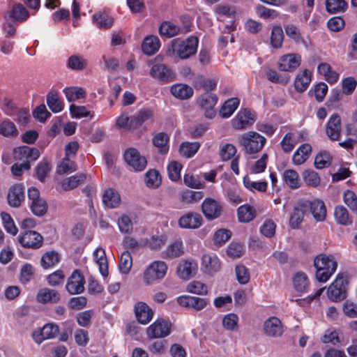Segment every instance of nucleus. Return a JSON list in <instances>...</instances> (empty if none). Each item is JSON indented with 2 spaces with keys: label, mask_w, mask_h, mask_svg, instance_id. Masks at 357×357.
Here are the masks:
<instances>
[{
  "label": "nucleus",
  "mask_w": 357,
  "mask_h": 357,
  "mask_svg": "<svg viewBox=\"0 0 357 357\" xmlns=\"http://www.w3.org/2000/svg\"><path fill=\"white\" fill-rule=\"evenodd\" d=\"M184 252L183 245L181 241H175L169 245L166 250V255L170 258L180 257Z\"/></svg>",
  "instance_id": "63"
},
{
  "label": "nucleus",
  "mask_w": 357,
  "mask_h": 357,
  "mask_svg": "<svg viewBox=\"0 0 357 357\" xmlns=\"http://www.w3.org/2000/svg\"><path fill=\"white\" fill-rule=\"evenodd\" d=\"M87 60L84 56L79 54L70 56L66 61V66L76 71L84 70L87 66Z\"/></svg>",
  "instance_id": "37"
},
{
  "label": "nucleus",
  "mask_w": 357,
  "mask_h": 357,
  "mask_svg": "<svg viewBox=\"0 0 357 357\" xmlns=\"http://www.w3.org/2000/svg\"><path fill=\"white\" fill-rule=\"evenodd\" d=\"M341 133V119L339 115L333 114L328 121L326 134L333 141L338 140Z\"/></svg>",
  "instance_id": "20"
},
{
  "label": "nucleus",
  "mask_w": 357,
  "mask_h": 357,
  "mask_svg": "<svg viewBox=\"0 0 357 357\" xmlns=\"http://www.w3.org/2000/svg\"><path fill=\"white\" fill-rule=\"evenodd\" d=\"M126 163L136 172L143 171L147 165L146 158L134 148L128 149L124 153Z\"/></svg>",
  "instance_id": "9"
},
{
  "label": "nucleus",
  "mask_w": 357,
  "mask_h": 357,
  "mask_svg": "<svg viewBox=\"0 0 357 357\" xmlns=\"http://www.w3.org/2000/svg\"><path fill=\"white\" fill-rule=\"evenodd\" d=\"M182 165L176 162L172 161L167 166V171L169 178L173 181H176L181 178V171Z\"/></svg>",
  "instance_id": "64"
},
{
  "label": "nucleus",
  "mask_w": 357,
  "mask_h": 357,
  "mask_svg": "<svg viewBox=\"0 0 357 357\" xmlns=\"http://www.w3.org/2000/svg\"><path fill=\"white\" fill-rule=\"evenodd\" d=\"M37 301L43 304L56 303L61 299V296L55 289L43 288L36 295Z\"/></svg>",
  "instance_id": "25"
},
{
  "label": "nucleus",
  "mask_w": 357,
  "mask_h": 357,
  "mask_svg": "<svg viewBox=\"0 0 357 357\" xmlns=\"http://www.w3.org/2000/svg\"><path fill=\"white\" fill-rule=\"evenodd\" d=\"M311 82V73L308 70H305L299 73L294 81V86L296 91L299 92L305 91Z\"/></svg>",
  "instance_id": "33"
},
{
  "label": "nucleus",
  "mask_w": 357,
  "mask_h": 357,
  "mask_svg": "<svg viewBox=\"0 0 357 357\" xmlns=\"http://www.w3.org/2000/svg\"><path fill=\"white\" fill-rule=\"evenodd\" d=\"M86 179V176L85 174H77L64 179L61 182V187L64 190H70L83 183Z\"/></svg>",
  "instance_id": "39"
},
{
  "label": "nucleus",
  "mask_w": 357,
  "mask_h": 357,
  "mask_svg": "<svg viewBox=\"0 0 357 357\" xmlns=\"http://www.w3.org/2000/svg\"><path fill=\"white\" fill-rule=\"evenodd\" d=\"M135 313L137 321L142 324L149 323L153 316L152 310L143 302L136 303Z\"/></svg>",
  "instance_id": "23"
},
{
  "label": "nucleus",
  "mask_w": 357,
  "mask_h": 357,
  "mask_svg": "<svg viewBox=\"0 0 357 357\" xmlns=\"http://www.w3.org/2000/svg\"><path fill=\"white\" fill-rule=\"evenodd\" d=\"M59 261V255L57 252L51 251L46 252L41 259V265L43 268H50Z\"/></svg>",
  "instance_id": "62"
},
{
  "label": "nucleus",
  "mask_w": 357,
  "mask_h": 357,
  "mask_svg": "<svg viewBox=\"0 0 357 357\" xmlns=\"http://www.w3.org/2000/svg\"><path fill=\"white\" fill-rule=\"evenodd\" d=\"M200 144L199 142H183L180 145V154L187 158L192 157L199 150Z\"/></svg>",
  "instance_id": "44"
},
{
  "label": "nucleus",
  "mask_w": 357,
  "mask_h": 357,
  "mask_svg": "<svg viewBox=\"0 0 357 357\" xmlns=\"http://www.w3.org/2000/svg\"><path fill=\"white\" fill-rule=\"evenodd\" d=\"M63 93L68 102H74L86 96V92L82 88L76 86L66 87L63 89Z\"/></svg>",
  "instance_id": "47"
},
{
  "label": "nucleus",
  "mask_w": 357,
  "mask_h": 357,
  "mask_svg": "<svg viewBox=\"0 0 357 357\" xmlns=\"http://www.w3.org/2000/svg\"><path fill=\"white\" fill-rule=\"evenodd\" d=\"M238 220L241 222H249L257 215L256 210L249 205L241 206L238 210Z\"/></svg>",
  "instance_id": "40"
},
{
  "label": "nucleus",
  "mask_w": 357,
  "mask_h": 357,
  "mask_svg": "<svg viewBox=\"0 0 357 357\" xmlns=\"http://www.w3.org/2000/svg\"><path fill=\"white\" fill-rule=\"evenodd\" d=\"M243 184L247 189L252 192L257 190L259 192H264L267 190L268 186L266 181H252L248 176H245L243 178Z\"/></svg>",
  "instance_id": "57"
},
{
  "label": "nucleus",
  "mask_w": 357,
  "mask_h": 357,
  "mask_svg": "<svg viewBox=\"0 0 357 357\" xmlns=\"http://www.w3.org/2000/svg\"><path fill=\"white\" fill-rule=\"evenodd\" d=\"M169 137L164 132H160L155 135L153 139V144L160 153H167L169 151Z\"/></svg>",
  "instance_id": "42"
},
{
  "label": "nucleus",
  "mask_w": 357,
  "mask_h": 357,
  "mask_svg": "<svg viewBox=\"0 0 357 357\" xmlns=\"http://www.w3.org/2000/svg\"><path fill=\"white\" fill-rule=\"evenodd\" d=\"M240 100L237 98H231L226 100L220 110V116L222 118L230 117L238 107Z\"/></svg>",
  "instance_id": "35"
},
{
  "label": "nucleus",
  "mask_w": 357,
  "mask_h": 357,
  "mask_svg": "<svg viewBox=\"0 0 357 357\" xmlns=\"http://www.w3.org/2000/svg\"><path fill=\"white\" fill-rule=\"evenodd\" d=\"M197 264L195 260H185L179 263L177 274L183 280H188L196 274Z\"/></svg>",
  "instance_id": "19"
},
{
  "label": "nucleus",
  "mask_w": 357,
  "mask_h": 357,
  "mask_svg": "<svg viewBox=\"0 0 357 357\" xmlns=\"http://www.w3.org/2000/svg\"><path fill=\"white\" fill-rule=\"evenodd\" d=\"M132 266V259L130 253L125 251L121 254L119 268L121 273L128 274Z\"/></svg>",
  "instance_id": "58"
},
{
  "label": "nucleus",
  "mask_w": 357,
  "mask_h": 357,
  "mask_svg": "<svg viewBox=\"0 0 357 357\" xmlns=\"http://www.w3.org/2000/svg\"><path fill=\"white\" fill-rule=\"evenodd\" d=\"M255 115L249 109H241L231 120L232 127L236 130H243L255 122Z\"/></svg>",
  "instance_id": "8"
},
{
  "label": "nucleus",
  "mask_w": 357,
  "mask_h": 357,
  "mask_svg": "<svg viewBox=\"0 0 357 357\" xmlns=\"http://www.w3.org/2000/svg\"><path fill=\"white\" fill-rule=\"evenodd\" d=\"M32 213L37 216H43L47 211V204L43 199H39L30 203Z\"/></svg>",
  "instance_id": "59"
},
{
  "label": "nucleus",
  "mask_w": 357,
  "mask_h": 357,
  "mask_svg": "<svg viewBox=\"0 0 357 357\" xmlns=\"http://www.w3.org/2000/svg\"><path fill=\"white\" fill-rule=\"evenodd\" d=\"M94 260L99 266V271L103 277L108 275L107 260L105 250L102 248H97L93 253Z\"/></svg>",
  "instance_id": "36"
},
{
  "label": "nucleus",
  "mask_w": 357,
  "mask_h": 357,
  "mask_svg": "<svg viewBox=\"0 0 357 357\" xmlns=\"http://www.w3.org/2000/svg\"><path fill=\"white\" fill-rule=\"evenodd\" d=\"M144 182L148 188H158L161 183V176L158 171L155 169H149L145 174Z\"/></svg>",
  "instance_id": "45"
},
{
  "label": "nucleus",
  "mask_w": 357,
  "mask_h": 357,
  "mask_svg": "<svg viewBox=\"0 0 357 357\" xmlns=\"http://www.w3.org/2000/svg\"><path fill=\"white\" fill-rule=\"evenodd\" d=\"M276 225L271 219L266 220L259 228L260 233L266 238H272L275 234Z\"/></svg>",
  "instance_id": "60"
},
{
  "label": "nucleus",
  "mask_w": 357,
  "mask_h": 357,
  "mask_svg": "<svg viewBox=\"0 0 357 357\" xmlns=\"http://www.w3.org/2000/svg\"><path fill=\"white\" fill-rule=\"evenodd\" d=\"M314 266L316 268L317 280L321 282H326L336 271L337 262L333 255L322 254L314 258Z\"/></svg>",
  "instance_id": "2"
},
{
  "label": "nucleus",
  "mask_w": 357,
  "mask_h": 357,
  "mask_svg": "<svg viewBox=\"0 0 357 357\" xmlns=\"http://www.w3.org/2000/svg\"><path fill=\"white\" fill-rule=\"evenodd\" d=\"M217 101V96L208 92L204 93L199 98L198 104L204 110V115L206 118L212 119L215 116L216 112L214 107Z\"/></svg>",
  "instance_id": "11"
},
{
  "label": "nucleus",
  "mask_w": 357,
  "mask_h": 357,
  "mask_svg": "<svg viewBox=\"0 0 357 357\" xmlns=\"http://www.w3.org/2000/svg\"><path fill=\"white\" fill-rule=\"evenodd\" d=\"M152 117L153 112L151 109L147 108L142 109L135 115L132 116L131 127L137 129L144 122L151 119Z\"/></svg>",
  "instance_id": "38"
},
{
  "label": "nucleus",
  "mask_w": 357,
  "mask_h": 357,
  "mask_svg": "<svg viewBox=\"0 0 357 357\" xmlns=\"http://www.w3.org/2000/svg\"><path fill=\"white\" fill-rule=\"evenodd\" d=\"M301 56L296 54L282 56L279 60V68L282 71H291L301 65Z\"/></svg>",
  "instance_id": "21"
},
{
  "label": "nucleus",
  "mask_w": 357,
  "mask_h": 357,
  "mask_svg": "<svg viewBox=\"0 0 357 357\" xmlns=\"http://www.w3.org/2000/svg\"><path fill=\"white\" fill-rule=\"evenodd\" d=\"M58 333L59 326L56 324H47L41 329L34 331L32 337L37 344H40L45 340L55 337Z\"/></svg>",
  "instance_id": "12"
},
{
  "label": "nucleus",
  "mask_w": 357,
  "mask_h": 357,
  "mask_svg": "<svg viewBox=\"0 0 357 357\" xmlns=\"http://www.w3.org/2000/svg\"><path fill=\"white\" fill-rule=\"evenodd\" d=\"M346 284L347 281L343 275L338 274L328 288V298L333 302L344 299L347 296Z\"/></svg>",
  "instance_id": "6"
},
{
  "label": "nucleus",
  "mask_w": 357,
  "mask_h": 357,
  "mask_svg": "<svg viewBox=\"0 0 357 357\" xmlns=\"http://www.w3.org/2000/svg\"><path fill=\"white\" fill-rule=\"evenodd\" d=\"M160 43L159 39L154 36L146 37L142 43V50L147 55L154 54L159 50Z\"/></svg>",
  "instance_id": "32"
},
{
  "label": "nucleus",
  "mask_w": 357,
  "mask_h": 357,
  "mask_svg": "<svg viewBox=\"0 0 357 357\" xmlns=\"http://www.w3.org/2000/svg\"><path fill=\"white\" fill-rule=\"evenodd\" d=\"M19 241L24 248L37 249L43 244V236L35 231L27 230L19 236Z\"/></svg>",
  "instance_id": "13"
},
{
  "label": "nucleus",
  "mask_w": 357,
  "mask_h": 357,
  "mask_svg": "<svg viewBox=\"0 0 357 357\" xmlns=\"http://www.w3.org/2000/svg\"><path fill=\"white\" fill-rule=\"evenodd\" d=\"M0 135L6 137H15L18 135V130L14 123L4 120L0 123Z\"/></svg>",
  "instance_id": "46"
},
{
  "label": "nucleus",
  "mask_w": 357,
  "mask_h": 357,
  "mask_svg": "<svg viewBox=\"0 0 357 357\" xmlns=\"http://www.w3.org/2000/svg\"><path fill=\"white\" fill-rule=\"evenodd\" d=\"M307 211L310 210L314 218L317 221H324L326 216V208L323 201L314 199L308 201Z\"/></svg>",
  "instance_id": "26"
},
{
  "label": "nucleus",
  "mask_w": 357,
  "mask_h": 357,
  "mask_svg": "<svg viewBox=\"0 0 357 357\" xmlns=\"http://www.w3.org/2000/svg\"><path fill=\"white\" fill-rule=\"evenodd\" d=\"M167 266L162 261L152 262L144 271V282L146 284H152L162 280L166 275Z\"/></svg>",
  "instance_id": "5"
},
{
  "label": "nucleus",
  "mask_w": 357,
  "mask_h": 357,
  "mask_svg": "<svg viewBox=\"0 0 357 357\" xmlns=\"http://www.w3.org/2000/svg\"><path fill=\"white\" fill-rule=\"evenodd\" d=\"M339 335L340 331L338 330L333 328H328L325 331L321 337V341L326 344L331 343L336 345L341 342Z\"/></svg>",
  "instance_id": "54"
},
{
  "label": "nucleus",
  "mask_w": 357,
  "mask_h": 357,
  "mask_svg": "<svg viewBox=\"0 0 357 357\" xmlns=\"http://www.w3.org/2000/svg\"><path fill=\"white\" fill-rule=\"evenodd\" d=\"M93 20L99 28L108 29L113 24L112 17L105 13L94 14Z\"/></svg>",
  "instance_id": "48"
},
{
  "label": "nucleus",
  "mask_w": 357,
  "mask_h": 357,
  "mask_svg": "<svg viewBox=\"0 0 357 357\" xmlns=\"http://www.w3.org/2000/svg\"><path fill=\"white\" fill-rule=\"evenodd\" d=\"M24 188L21 184L13 185L8 195V204L13 207H18L24 200Z\"/></svg>",
  "instance_id": "24"
},
{
  "label": "nucleus",
  "mask_w": 357,
  "mask_h": 357,
  "mask_svg": "<svg viewBox=\"0 0 357 357\" xmlns=\"http://www.w3.org/2000/svg\"><path fill=\"white\" fill-rule=\"evenodd\" d=\"M84 279L82 275L77 271H73L69 278L66 288L70 294H81L84 290Z\"/></svg>",
  "instance_id": "15"
},
{
  "label": "nucleus",
  "mask_w": 357,
  "mask_h": 357,
  "mask_svg": "<svg viewBox=\"0 0 357 357\" xmlns=\"http://www.w3.org/2000/svg\"><path fill=\"white\" fill-rule=\"evenodd\" d=\"M162 58L156 56L148 63L151 68L150 75L164 83L172 82L175 79V74L171 68L162 62Z\"/></svg>",
  "instance_id": "4"
},
{
  "label": "nucleus",
  "mask_w": 357,
  "mask_h": 357,
  "mask_svg": "<svg viewBox=\"0 0 357 357\" xmlns=\"http://www.w3.org/2000/svg\"><path fill=\"white\" fill-rule=\"evenodd\" d=\"M51 169V165L47 160L40 161L36 167V172L38 180L43 181Z\"/></svg>",
  "instance_id": "61"
},
{
  "label": "nucleus",
  "mask_w": 357,
  "mask_h": 357,
  "mask_svg": "<svg viewBox=\"0 0 357 357\" xmlns=\"http://www.w3.org/2000/svg\"><path fill=\"white\" fill-rule=\"evenodd\" d=\"M47 104L54 113L61 112L64 107L63 100L59 98V93L51 90L47 95Z\"/></svg>",
  "instance_id": "31"
},
{
  "label": "nucleus",
  "mask_w": 357,
  "mask_h": 357,
  "mask_svg": "<svg viewBox=\"0 0 357 357\" xmlns=\"http://www.w3.org/2000/svg\"><path fill=\"white\" fill-rule=\"evenodd\" d=\"M40 156V152L36 148H31L27 146L18 147L15 149L14 157L16 160L27 162L36 160Z\"/></svg>",
  "instance_id": "17"
},
{
  "label": "nucleus",
  "mask_w": 357,
  "mask_h": 357,
  "mask_svg": "<svg viewBox=\"0 0 357 357\" xmlns=\"http://www.w3.org/2000/svg\"><path fill=\"white\" fill-rule=\"evenodd\" d=\"M307 200H300L294 206L293 213L289 220L290 226L293 229L298 228L303 220L305 214L307 212Z\"/></svg>",
  "instance_id": "14"
},
{
  "label": "nucleus",
  "mask_w": 357,
  "mask_h": 357,
  "mask_svg": "<svg viewBox=\"0 0 357 357\" xmlns=\"http://www.w3.org/2000/svg\"><path fill=\"white\" fill-rule=\"evenodd\" d=\"M347 3L344 0H326V8L330 13H338L345 11Z\"/></svg>",
  "instance_id": "49"
},
{
  "label": "nucleus",
  "mask_w": 357,
  "mask_h": 357,
  "mask_svg": "<svg viewBox=\"0 0 357 357\" xmlns=\"http://www.w3.org/2000/svg\"><path fill=\"white\" fill-rule=\"evenodd\" d=\"M297 143L298 139L295 134L287 132L283 137L280 145L284 152L289 153L294 149Z\"/></svg>",
  "instance_id": "50"
},
{
  "label": "nucleus",
  "mask_w": 357,
  "mask_h": 357,
  "mask_svg": "<svg viewBox=\"0 0 357 357\" xmlns=\"http://www.w3.org/2000/svg\"><path fill=\"white\" fill-rule=\"evenodd\" d=\"M202 218L200 214L190 212L181 216L178 220V225L184 229H197L202 225Z\"/></svg>",
  "instance_id": "18"
},
{
  "label": "nucleus",
  "mask_w": 357,
  "mask_h": 357,
  "mask_svg": "<svg viewBox=\"0 0 357 357\" xmlns=\"http://www.w3.org/2000/svg\"><path fill=\"white\" fill-rule=\"evenodd\" d=\"M204 271L209 275H213L221 267L220 261L215 255H204L202 259Z\"/></svg>",
  "instance_id": "22"
},
{
  "label": "nucleus",
  "mask_w": 357,
  "mask_h": 357,
  "mask_svg": "<svg viewBox=\"0 0 357 357\" xmlns=\"http://www.w3.org/2000/svg\"><path fill=\"white\" fill-rule=\"evenodd\" d=\"M264 331L268 337H280L284 332L282 324L278 318L270 317L264 324Z\"/></svg>",
  "instance_id": "16"
},
{
  "label": "nucleus",
  "mask_w": 357,
  "mask_h": 357,
  "mask_svg": "<svg viewBox=\"0 0 357 357\" xmlns=\"http://www.w3.org/2000/svg\"><path fill=\"white\" fill-rule=\"evenodd\" d=\"M159 31L162 36L172 38L180 32V28L170 22H164L161 24Z\"/></svg>",
  "instance_id": "52"
},
{
  "label": "nucleus",
  "mask_w": 357,
  "mask_h": 357,
  "mask_svg": "<svg viewBox=\"0 0 357 357\" xmlns=\"http://www.w3.org/2000/svg\"><path fill=\"white\" fill-rule=\"evenodd\" d=\"M167 238L164 235H153L149 238L144 240V244L153 250L160 249L165 244Z\"/></svg>",
  "instance_id": "51"
},
{
  "label": "nucleus",
  "mask_w": 357,
  "mask_h": 357,
  "mask_svg": "<svg viewBox=\"0 0 357 357\" xmlns=\"http://www.w3.org/2000/svg\"><path fill=\"white\" fill-rule=\"evenodd\" d=\"M202 211L206 219L213 220L221 216L223 206L220 202L208 197L203 201Z\"/></svg>",
  "instance_id": "10"
},
{
  "label": "nucleus",
  "mask_w": 357,
  "mask_h": 357,
  "mask_svg": "<svg viewBox=\"0 0 357 357\" xmlns=\"http://www.w3.org/2000/svg\"><path fill=\"white\" fill-rule=\"evenodd\" d=\"M10 17L17 22H24L29 17V13L27 9L21 3H15L11 10Z\"/></svg>",
  "instance_id": "41"
},
{
  "label": "nucleus",
  "mask_w": 357,
  "mask_h": 357,
  "mask_svg": "<svg viewBox=\"0 0 357 357\" xmlns=\"http://www.w3.org/2000/svg\"><path fill=\"white\" fill-rule=\"evenodd\" d=\"M312 153V146L309 144L301 145L292 157L293 163L296 165L303 164L310 156Z\"/></svg>",
  "instance_id": "29"
},
{
  "label": "nucleus",
  "mask_w": 357,
  "mask_h": 357,
  "mask_svg": "<svg viewBox=\"0 0 357 357\" xmlns=\"http://www.w3.org/2000/svg\"><path fill=\"white\" fill-rule=\"evenodd\" d=\"M238 143L246 153L254 154L262 150L266 143V139L255 131H250L240 135Z\"/></svg>",
  "instance_id": "3"
},
{
  "label": "nucleus",
  "mask_w": 357,
  "mask_h": 357,
  "mask_svg": "<svg viewBox=\"0 0 357 357\" xmlns=\"http://www.w3.org/2000/svg\"><path fill=\"white\" fill-rule=\"evenodd\" d=\"M334 217L338 224L349 225L352 223L348 211L343 206H337L335 208Z\"/></svg>",
  "instance_id": "43"
},
{
  "label": "nucleus",
  "mask_w": 357,
  "mask_h": 357,
  "mask_svg": "<svg viewBox=\"0 0 357 357\" xmlns=\"http://www.w3.org/2000/svg\"><path fill=\"white\" fill-rule=\"evenodd\" d=\"M70 157L66 156L56 168V172L59 174H68L73 172L77 169L75 162L71 160Z\"/></svg>",
  "instance_id": "55"
},
{
  "label": "nucleus",
  "mask_w": 357,
  "mask_h": 357,
  "mask_svg": "<svg viewBox=\"0 0 357 357\" xmlns=\"http://www.w3.org/2000/svg\"><path fill=\"white\" fill-rule=\"evenodd\" d=\"M282 178L286 185L291 189H297L301 185L298 173L294 169L285 170Z\"/></svg>",
  "instance_id": "34"
},
{
  "label": "nucleus",
  "mask_w": 357,
  "mask_h": 357,
  "mask_svg": "<svg viewBox=\"0 0 357 357\" xmlns=\"http://www.w3.org/2000/svg\"><path fill=\"white\" fill-rule=\"evenodd\" d=\"M305 183L312 187H317L321 182V178L317 172L312 169H305L302 173Z\"/></svg>",
  "instance_id": "53"
},
{
  "label": "nucleus",
  "mask_w": 357,
  "mask_h": 357,
  "mask_svg": "<svg viewBox=\"0 0 357 357\" xmlns=\"http://www.w3.org/2000/svg\"><path fill=\"white\" fill-rule=\"evenodd\" d=\"M198 43V38L192 36L185 40L175 38L171 41L167 54L170 56H178L181 59H187L196 53Z\"/></svg>",
  "instance_id": "1"
},
{
  "label": "nucleus",
  "mask_w": 357,
  "mask_h": 357,
  "mask_svg": "<svg viewBox=\"0 0 357 357\" xmlns=\"http://www.w3.org/2000/svg\"><path fill=\"white\" fill-rule=\"evenodd\" d=\"M121 201L119 193L113 188L105 190L102 195V203L108 208H117L120 205Z\"/></svg>",
  "instance_id": "28"
},
{
  "label": "nucleus",
  "mask_w": 357,
  "mask_h": 357,
  "mask_svg": "<svg viewBox=\"0 0 357 357\" xmlns=\"http://www.w3.org/2000/svg\"><path fill=\"white\" fill-rule=\"evenodd\" d=\"M171 333V324L163 319H158L146 329V335L149 339L162 338Z\"/></svg>",
  "instance_id": "7"
},
{
  "label": "nucleus",
  "mask_w": 357,
  "mask_h": 357,
  "mask_svg": "<svg viewBox=\"0 0 357 357\" xmlns=\"http://www.w3.org/2000/svg\"><path fill=\"white\" fill-rule=\"evenodd\" d=\"M171 94L179 100H188L193 96V89L185 84H175L170 88Z\"/></svg>",
  "instance_id": "27"
},
{
  "label": "nucleus",
  "mask_w": 357,
  "mask_h": 357,
  "mask_svg": "<svg viewBox=\"0 0 357 357\" xmlns=\"http://www.w3.org/2000/svg\"><path fill=\"white\" fill-rule=\"evenodd\" d=\"M310 286V280L306 273L297 272L293 277V287L296 291L305 293Z\"/></svg>",
  "instance_id": "30"
},
{
  "label": "nucleus",
  "mask_w": 357,
  "mask_h": 357,
  "mask_svg": "<svg viewBox=\"0 0 357 357\" xmlns=\"http://www.w3.org/2000/svg\"><path fill=\"white\" fill-rule=\"evenodd\" d=\"M284 38L283 31L281 26H274L271 36V44L274 48H280L282 46Z\"/></svg>",
  "instance_id": "56"
}]
</instances>
